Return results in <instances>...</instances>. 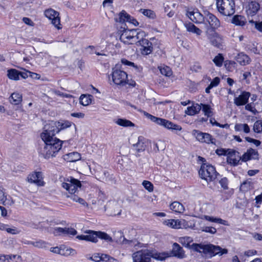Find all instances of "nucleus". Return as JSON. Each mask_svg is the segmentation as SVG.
<instances>
[{
  "instance_id": "nucleus-22",
  "label": "nucleus",
  "mask_w": 262,
  "mask_h": 262,
  "mask_svg": "<svg viewBox=\"0 0 262 262\" xmlns=\"http://www.w3.org/2000/svg\"><path fill=\"white\" fill-rule=\"evenodd\" d=\"M164 224L169 227L177 229L186 228L187 227V223L185 220H167L164 222Z\"/></svg>"
},
{
  "instance_id": "nucleus-6",
  "label": "nucleus",
  "mask_w": 262,
  "mask_h": 262,
  "mask_svg": "<svg viewBox=\"0 0 262 262\" xmlns=\"http://www.w3.org/2000/svg\"><path fill=\"white\" fill-rule=\"evenodd\" d=\"M144 114L152 122H155L157 124L162 126L168 129L171 130L175 133H177L178 131H181L182 129V128L180 125L174 124L169 120L158 118L147 113L145 112Z\"/></svg>"
},
{
  "instance_id": "nucleus-15",
  "label": "nucleus",
  "mask_w": 262,
  "mask_h": 262,
  "mask_svg": "<svg viewBox=\"0 0 262 262\" xmlns=\"http://www.w3.org/2000/svg\"><path fill=\"white\" fill-rule=\"evenodd\" d=\"M187 16L195 24H203L205 20V15L202 14L198 9H193L192 11L188 10Z\"/></svg>"
},
{
  "instance_id": "nucleus-36",
  "label": "nucleus",
  "mask_w": 262,
  "mask_h": 262,
  "mask_svg": "<svg viewBox=\"0 0 262 262\" xmlns=\"http://www.w3.org/2000/svg\"><path fill=\"white\" fill-rule=\"evenodd\" d=\"M185 26L188 32L195 33L198 35H200L202 33V31L191 23L186 24Z\"/></svg>"
},
{
  "instance_id": "nucleus-11",
  "label": "nucleus",
  "mask_w": 262,
  "mask_h": 262,
  "mask_svg": "<svg viewBox=\"0 0 262 262\" xmlns=\"http://www.w3.org/2000/svg\"><path fill=\"white\" fill-rule=\"evenodd\" d=\"M192 134L196 139L201 143L215 144V139L209 133L194 129L193 130Z\"/></svg>"
},
{
  "instance_id": "nucleus-42",
  "label": "nucleus",
  "mask_w": 262,
  "mask_h": 262,
  "mask_svg": "<svg viewBox=\"0 0 262 262\" xmlns=\"http://www.w3.org/2000/svg\"><path fill=\"white\" fill-rule=\"evenodd\" d=\"M57 123H58L59 124V132L61 130L67 128L71 127L72 125H74L75 128H76V125L75 124L73 123L72 122L69 121H57Z\"/></svg>"
},
{
  "instance_id": "nucleus-62",
  "label": "nucleus",
  "mask_w": 262,
  "mask_h": 262,
  "mask_svg": "<svg viewBox=\"0 0 262 262\" xmlns=\"http://www.w3.org/2000/svg\"><path fill=\"white\" fill-rule=\"evenodd\" d=\"M220 82V79L218 77H216L213 79L212 81L210 82V85L213 88L217 86Z\"/></svg>"
},
{
  "instance_id": "nucleus-30",
  "label": "nucleus",
  "mask_w": 262,
  "mask_h": 262,
  "mask_svg": "<svg viewBox=\"0 0 262 262\" xmlns=\"http://www.w3.org/2000/svg\"><path fill=\"white\" fill-rule=\"evenodd\" d=\"M235 59L241 66H245L250 62L249 56L243 53H240L235 57Z\"/></svg>"
},
{
  "instance_id": "nucleus-46",
  "label": "nucleus",
  "mask_w": 262,
  "mask_h": 262,
  "mask_svg": "<svg viewBox=\"0 0 262 262\" xmlns=\"http://www.w3.org/2000/svg\"><path fill=\"white\" fill-rule=\"evenodd\" d=\"M234 128L236 131L243 130L245 133H249L250 130L247 124H236Z\"/></svg>"
},
{
  "instance_id": "nucleus-10",
  "label": "nucleus",
  "mask_w": 262,
  "mask_h": 262,
  "mask_svg": "<svg viewBox=\"0 0 262 262\" xmlns=\"http://www.w3.org/2000/svg\"><path fill=\"white\" fill-rule=\"evenodd\" d=\"M112 77L113 81L117 85L123 86L127 83V75L123 71L113 68Z\"/></svg>"
},
{
  "instance_id": "nucleus-5",
  "label": "nucleus",
  "mask_w": 262,
  "mask_h": 262,
  "mask_svg": "<svg viewBox=\"0 0 262 262\" xmlns=\"http://www.w3.org/2000/svg\"><path fill=\"white\" fill-rule=\"evenodd\" d=\"M199 173L201 179L205 180L207 183L214 181L219 175L213 166L206 163L201 165Z\"/></svg>"
},
{
  "instance_id": "nucleus-16",
  "label": "nucleus",
  "mask_w": 262,
  "mask_h": 262,
  "mask_svg": "<svg viewBox=\"0 0 262 262\" xmlns=\"http://www.w3.org/2000/svg\"><path fill=\"white\" fill-rule=\"evenodd\" d=\"M145 37L143 36L142 39H139L138 43L142 47V49H141L142 54L147 55L152 52L153 47L152 43Z\"/></svg>"
},
{
  "instance_id": "nucleus-29",
  "label": "nucleus",
  "mask_w": 262,
  "mask_h": 262,
  "mask_svg": "<svg viewBox=\"0 0 262 262\" xmlns=\"http://www.w3.org/2000/svg\"><path fill=\"white\" fill-rule=\"evenodd\" d=\"M145 140L146 139L142 136L138 137V142L133 144V147L137 152H140L145 150L146 148Z\"/></svg>"
},
{
  "instance_id": "nucleus-19",
  "label": "nucleus",
  "mask_w": 262,
  "mask_h": 262,
  "mask_svg": "<svg viewBox=\"0 0 262 262\" xmlns=\"http://www.w3.org/2000/svg\"><path fill=\"white\" fill-rule=\"evenodd\" d=\"M40 137L43 141V144H49V145L52 147H54L55 146L56 147L58 145L59 148H61L63 141L55 137L49 138L46 137V135L45 134L40 135Z\"/></svg>"
},
{
  "instance_id": "nucleus-55",
  "label": "nucleus",
  "mask_w": 262,
  "mask_h": 262,
  "mask_svg": "<svg viewBox=\"0 0 262 262\" xmlns=\"http://www.w3.org/2000/svg\"><path fill=\"white\" fill-rule=\"evenodd\" d=\"M160 72L162 74L166 76H169L171 75L172 72L169 67H166L160 69Z\"/></svg>"
},
{
  "instance_id": "nucleus-20",
  "label": "nucleus",
  "mask_w": 262,
  "mask_h": 262,
  "mask_svg": "<svg viewBox=\"0 0 262 262\" xmlns=\"http://www.w3.org/2000/svg\"><path fill=\"white\" fill-rule=\"evenodd\" d=\"M40 137L43 141V144H49V145L52 147H54L55 146L56 147L58 145L59 148H61L63 141L55 137L49 138L46 137V135L45 134L40 135Z\"/></svg>"
},
{
  "instance_id": "nucleus-50",
  "label": "nucleus",
  "mask_w": 262,
  "mask_h": 262,
  "mask_svg": "<svg viewBox=\"0 0 262 262\" xmlns=\"http://www.w3.org/2000/svg\"><path fill=\"white\" fill-rule=\"evenodd\" d=\"M253 129L255 133L262 134V120H257L255 122Z\"/></svg>"
},
{
  "instance_id": "nucleus-25",
  "label": "nucleus",
  "mask_w": 262,
  "mask_h": 262,
  "mask_svg": "<svg viewBox=\"0 0 262 262\" xmlns=\"http://www.w3.org/2000/svg\"><path fill=\"white\" fill-rule=\"evenodd\" d=\"M240 160H242V157L239 155V152L235 150L229 151L227 154V162L228 163L235 166L237 165Z\"/></svg>"
},
{
  "instance_id": "nucleus-14",
  "label": "nucleus",
  "mask_w": 262,
  "mask_h": 262,
  "mask_svg": "<svg viewBox=\"0 0 262 262\" xmlns=\"http://www.w3.org/2000/svg\"><path fill=\"white\" fill-rule=\"evenodd\" d=\"M116 22L120 23H124L125 22H128L133 24L134 26H137L139 25V23L136 19L132 17L130 15L127 13L124 10H122L118 15L115 18Z\"/></svg>"
},
{
  "instance_id": "nucleus-4",
  "label": "nucleus",
  "mask_w": 262,
  "mask_h": 262,
  "mask_svg": "<svg viewBox=\"0 0 262 262\" xmlns=\"http://www.w3.org/2000/svg\"><path fill=\"white\" fill-rule=\"evenodd\" d=\"M146 36L145 32L138 29L125 30L120 36V40L125 44L138 43L139 39Z\"/></svg>"
},
{
  "instance_id": "nucleus-52",
  "label": "nucleus",
  "mask_w": 262,
  "mask_h": 262,
  "mask_svg": "<svg viewBox=\"0 0 262 262\" xmlns=\"http://www.w3.org/2000/svg\"><path fill=\"white\" fill-rule=\"evenodd\" d=\"M98 238L104 239L108 242H112V238L107 233L101 231H98Z\"/></svg>"
},
{
  "instance_id": "nucleus-58",
  "label": "nucleus",
  "mask_w": 262,
  "mask_h": 262,
  "mask_svg": "<svg viewBox=\"0 0 262 262\" xmlns=\"http://www.w3.org/2000/svg\"><path fill=\"white\" fill-rule=\"evenodd\" d=\"M6 195L4 189L0 186V203L4 204L6 201Z\"/></svg>"
},
{
  "instance_id": "nucleus-34",
  "label": "nucleus",
  "mask_w": 262,
  "mask_h": 262,
  "mask_svg": "<svg viewBox=\"0 0 262 262\" xmlns=\"http://www.w3.org/2000/svg\"><path fill=\"white\" fill-rule=\"evenodd\" d=\"M9 101L11 103L14 105H18L22 101V96L17 93H13L9 98Z\"/></svg>"
},
{
  "instance_id": "nucleus-49",
  "label": "nucleus",
  "mask_w": 262,
  "mask_h": 262,
  "mask_svg": "<svg viewBox=\"0 0 262 262\" xmlns=\"http://www.w3.org/2000/svg\"><path fill=\"white\" fill-rule=\"evenodd\" d=\"M31 245L38 248H47L48 244L45 241L40 239L31 243Z\"/></svg>"
},
{
  "instance_id": "nucleus-64",
  "label": "nucleus",
  "mask_w": 262,
  "mask_h": 262,
  "mask_svg": "<svg viewBox=\"0 0 262 262\" xmlns=\"http://www.w3.org/2000/svg\"><path fill=\"white\" fill-rule=\"evenodd\" d=\"M229 151H230L229 149L226 150V149H222V148H221V149H217L215 150L216 154L217 155H219V156L227 155L228 152Z\"/></svg>"
},
{
  "instance_id": "nucleus-17",
  "label": "nucleus",
  "mask_w": 262,
  "mask_h": 262,
  "mask_svg": "<svg viewBox=\"0 0 262 262\" xmlns=\"http://www.w3.org/2000/svg\"><path fill=\"white\" fill-rule=\"evenodd\" d=\"M27 180L29 183L35 184L38 186H42L45 184L41 172H34L30 174L27 177Z\"/></svg>"
},
{
  "instance_id": "nucleus-45",
  "label": "nucleus",
  "mask_w": 262,
  "mask_h": 262,
  "mask_svg": "<svg viewBox=\"0 0 262 262\" xmlns=\"http://www.w3.org/2000/svg\"><path fill=\"white\" fill-rule=\"evenodd\" d=\"M139 12L149 18L154 19L156 17L155 13L151 10L140 9Z\"/></svg>"
},
{
  "instance_id": "nucleus-24",
  "label": "nucleus",
  "mask_w": 262,
  "mask_h": 262,
  "mask_svg": "<svg viewBox=\"0 0 262 262\" xmlns=\"http://www.w3.org/2000/svg\"><path fill=\"white\" fill-rule=\"evenodd\" d=\"M90 259L95 262H113L116 259L105 254L95 253L89 258Z\"/></svg>"
},
{
  "instance_id": "nucleus-57",
  "label": "nucleus",
  "mask_w": 262,
  "mask_h": 262,
  "mask_svg": "<svg viewBox=\"0 0 262 262\" xmlns=\"http://www.w3.org/2000/svg\"><path fill=\"white\" fill-rule=\"evenodd\" d=\"M53 233L55 236L63 235V228L55 227L53 229Z\"/></svg>"
},
{
  "instance_id": "nucleus-3",
  "label": "nucleus",
  "mask_w": 262,
  "mask_h": 262,
  "mask_svg": "<svg viewBox=\"0 0 262 262\" xmlns=\"http://www.w3.org/2000/svg\"><path fill=\"white\" fill-rule=\"evenodd\" d=\"M169 256V255L167 252H154L147 249L138 251L132 255L134 262H151V257L163 260Z\"/></svg>"
},
{
  "instance_id": "nucleus-35",
  "label": "nucleus",
  "mask_w": 262,
  "mask_h": 262,
  "mask_svg": "<svg viewBox=\"0 0 262 262\" xmlns=\"http://www.w3.org/2000/svg\"><path fill=\"white\" fill-rule=\"evenodd\" d=\"M170 209L178 213H183L185 210L183 205L178 202H174L172 203L170 205Z\"/></svg>"
},
{
  "instance_id": "nucleus-38",
  "label": "nucleus",
  "mask_w": 262,
  "mask_h": 262,
  "mask_svg": "<svg viewBox=\"0 0 262 262\" xmlns=\"http://www.w3.org/2000/svg\"><path fill=\"white\" fill-rule=\"evenodd\" d=\"M232 23L236 26H243L245 24L246 19L244 16L237 15L233 17Z\"/></svg>"
},
{
  "instance_id": "nucleus-39",
  "label": "nucleus",
  "mask_w": 262,
  "mask_h": 262,
  "mask_svg": "<svg viewBox=\"0 0 262 262\" xmlns=\"http://www.w3.org/2000/svg\"><path fill=\"white\" fill-rule=\"evenodd\" d=\"M92 96L82 94L80 97V103L83 106H87L91 103Z\"/></svg>"
},
{
  "instance_id": "nucleus-7",
  "label": "nucleus",
  "mask_w": 262,
  "mask_h": 262,
  "mask_svg": "<svg viewBox=\"0 0 262 262\" xmlns=\"http://www.w3.org/2000/svg\"><path fill=\"white\" fill-rule=\"evenodd\" d=\"M219 12L223 15L230 16L235 13V3L233 0H216Z\"/></svg>"
},
{
  "instance_id": "nucleus-51",
  "label": "nucleus",
  "mask_w": 262,
  "mask_h": 262,
  "mask_svg": "<svg viewBox=\"0 0 262 262\" xmlns=\"http://www.w3.org/2000/svg\"><path fill=\"white\" fill-rule=\"evenodd\" d=\"M224 57L221 54H219L213 59V62L217 67H221L223 64Z\"/></svg>"
},
{
  "instance_id": "nucleus-18",
  "label": "nucleus",
  "mask_w": 262,
  "mask_h": 262,
  "mask_svg": "<svg viewBox=\"0 0 262 262\" xmlns=\"http://www.w3.org/2000/svg\"><path fill=\"white\" fill-rule=\"evenodd\" d=\"M104 210L105 211L107 210L108 213L110 215H116V214H120L121 213V210L119 209V205L114 200L108 202L104 206Z\"/></svg>"
},
{
  "instance_id": "nucleus-56",
  "label": "nucleus",
  "mask_w": 262,
  "mask_h": 262,
  "mask_svg": "<svg viewBox=\"0 0 262 262\" xmlns=\"http://www.w3.org/2000/svg\"><path fill=\"white\" fill-rule=\"evenodd\" d=\"M6 231L11 234H18L20 232V230H18L17 228L13 227L12 228L7 227Z\"/></svg>"
},
{
  "instance_id": "nucleus-63",
  "label": "nucleus",
  "mask_w": 262,
  "mask_h": 262,
  "mask_svg": "<svg viewBox=\"0 0 262 262\" xmlns=\"http://www.w3.org/2000/svg\"><path fill=\"white\" fill-rule=\"evenodd\" d=\"M247 48L251 52L255 54L257 53V49L254 43H250L247 45Z\"/></svg>"
},
{
  "instance_id": "nucleus-59",
  "label": "nucleus",
  "mask_w": 262,
  "mask_h": 262,
  "mask_svg": "<svg viewBox=\"0 0 262 262\" xmlns=\"http://www.w3.org/2000/svg\"><path fill=\"white\" fill-rule=\"evenodd\" d=\"M246 110L251 112L253 114L255 115L257 112V110L255 108L252 103H248L245 106Z\"/></svg>"
},
{
  "instance_id": "nucleus-2",
  "label": "nucleus",
  "mask_w": 262,
  "mask_h": 262,
  "mask_svg": "<svg viewBox=\"0 0 262 262\" xmlns=\"http://www.w3.org/2000/svg\"><path fill=\"white\" fill-rule=\"evenodd\" d=\"M62 187L69 191V194L67 198L84 207H88V203L75 193H78V189L81 188V184L80 181L73 178H71L69 183L63 182L61 184Z\"/></svg>"
},
{
  "instance_id": "nucleus-12",
  "label": "nucleus",
  "mask_w": 262,
  "mask_h": 262,
  "mask_svg": "<svg viewBox=\"0 0 262 262\" xmlns=\"http://www.w3.org/2000/svg\"><path fill=\"white\" fill-rule=\"evenodd\" d=\"M59 124L57 121H51L47 123L43 128V132L40 135L45 134L46 137H54L59 133Z\"/></svg>"
},
{
  "instance_id": "nucleus-41",
  "label": "nucleus",
  "mask_w": 262,
  "mask_h": 262,
  "mask_svg": "<svg viewBox=\"0 0 262 262\" xmlns=\"http://www.w3.org/2000/svg\"><path fill=\"white\" fill-rule=\"evenodd\" d=\"M86 233H88L87 236L88 237V241L92 242L93 243H96L98 238V231H94L92 230H89L85 231Z\"/></svg>"
},
{
  "instance_id": "nucleus-37",
  "label": "nucleus",
  "mask_w": 262,
  "mask_h": 262,
  "mask_svg": "<svg viewBox=\"0 0 262 262\" xmlns=\"http://www.w3.org/2000/svg\"><path fill=\"white\" fill-rule=\"evenodd\" d=\"M76 253V251L73 249L68 248L65 247H60L59 254L61 255L68 256L75 255Z\"/></svg>"
},
{
  "instance_id": "nucleus-48",
  "label": "nucleus",
  "mask_w": 262,
  "mask_h": 262,
  "mask_svg": "<svg viewBox=\"0 0 262 262\" xmlns=\"http://www.w3.org/2000/svg\"><path fill=\"white\" fill-rule=\"evenodd\" d=\"M5 257L7 259V262H21V257L19 255H6Z\"/></svg>"
},
{
  "instance_id": "nucleus-54",
  "label": "nucleus",
  "mask_w": 262,
  "mask_h": 262,
  "mask_svg": "<svg viewBox=\"0 0 262 262\" xmlns=\"http://www.w3.org/2000/svg\"><path fill=\"white\" fill-rule=\"evenodd\" d=\"M142 185L149 192H152L153 191L154 186L150 182L144 180L142 182Z\"/></svg>"
},
{
  "instance_id": "nucleus-27",
  "label": "nucleus",
  "mask_w": 262,
  "mask_h": 262,
  "mask_svg": "<svg viewBox=\"0 0 262 262\" xmlns=\"http://www.w3.org/2000/svg\"><path fill=\"white\" fill-rule=\"evenodd\" d=\"M258 151L253 148L248 149L242 156V161L246 162L251 159H258Z\"/></svg>"
},
{
  "instance_id": "nucleus-43",
  "label": "nucleus",
  "mask_w": 262,
  "mask_h": 262,
  "mask_svg": "<svg viewBox=\"0 0 262 262\" xmlns=\"http://www.w3.org/2000/svg\"><path fill=\"white\" fill-rule=\"evenodd\" d=\"M7 76L10 79L17 80L19 79V72L16 69L9 70Z\"/></svg>"
},
{
  "instance_id": "nucleus-44",
  "label": "nucleus",
  "mask_w": 262,
  "mask_h": 262,
  "mask_svg": "<svg viewBox=\"0 0 262 262\" xmlns=\"http://www.w3.org/2000/svg\"><path fill=\"white\" fill-rule=\"evenodd\" d=\"M205 218L207 221H209L211 222L217 223H219V224H222L224 225H226V226L228 225V224L227 223V221L222 220L221 218H216V217H213L212 216H207V215L205 216Z\"/></svg>"
},
{
  "instance_id": "nucleus-33",
  "label": "nucleus",
  "mask_w": 262,
  "mask_h": 262,
  "mask_svg": "<svg viewBox=\"0 0 262 262\" xmlns=\"http://www.w3.org/2000/svg\"><path fill=\"white\" fill-rule=\"evenodd\" d=\"M210 42L212 45L218 48L222 49L223 47L222 38L218 35L213 36L211 38Z\"/></svg>"
},
{
  "instance_id": "nucleus-28",
  "label": "nucleus",
  "mask_w": 262,
  "mask_h": 262,
  "mask_svg": "<svg viewBox=\"0 0 262 262\" xmlns=\"http://www.w3.org/2000/svg\"><path fill=\"white\" fill-rule=\"evenodd\" d=\"M260 6L257 2L252 1L248 4L246 8V12L248 15L253 16L256 14Z\"/></svg>"
},
{
  "instance_id": "nucleus-32",
  "label": "nucleus",
  "mask_w": 262,
  "mask_h": 262,
  "mask_svg": "<svg viewBox=\"0 0 262 262\" xmlns=\"http://www.w3.org/2000/svg\"><path fill=\"white\" fill-rule=\"evenodd\" d=\"M64 159L68 162H74L81 159V155L77 152H72L64 156Z\"/></svg>"
},
{
  "instance_id": "nucleus-8",
  "label": "nucleus",
  "mask_w": 262,
  "mask_h": 262,
  "mask_svg": "<svg viewBox=\"0 0 262 262\" xmlns=\"http://www.w3.org/2000/svg\"><path fill=\"white\" fill-rule=\"evenodd\" d=\"M60 149L58 145L52 147L49 144H43L40 145L38 152L44 158L48 159L56 157Z\"/></svg>"
},
{
  "instance_id": "nucleus-1",
  "label": "nucleus",
  "mask_w": 262,
  "mask_h": 262,
  "mask_svg": "<svg viewBox=\"0 0 262 262\" xmlns=\"http://www.w3.org/2000/svg\"><path fill=\"white\" fill-rule=\"evenodd\" d=\"M193 242L192 237L189 236L181 237L179 238V242L184 246L186 247H191L192 249L196 251H200V250H203L204 252H208L212 255H222L224 254H226L228 250L226 249H222L219 246H214L211 244L202 245L198 244H192L190 246V243Z\"/></svg>"
},
{
  "instance_id": "nucleus-47",
  "label": "nucleus",
  "mask_w": 262,
  "mask_h": 262,
  "mask_svg": "<svg viewBox=\"0 0 262 262\" xmlns=\"http://www.w3.org/2000/svg\"><path fill=\"white\" fill-rule=\"evenodd\" d=\"M200 105H201L202 111L204 113V115L208 117L212 116V112L210 106L208 104H204L201 103Z\"/></svg>"
},
{
  "instance_id": "nucleus-9",
  "label": "nucleus",
  "mask_w": 262,
  "mask_h": 262,
  "mask_svg": "<svg viewBox=\"0 0 262 262\" xmlns=\"http://www.w3.org/2000/svg\"><path fill=\"white\" fill-rule=\"evenodd\" d=\"M204 14L205 18L203 25L206 31L215 30L220 26V21L214 15L208 11Z\"/></svg>"
},
{
  "instance_id": "nucleus-31",
  "label": "nucleus",
  "mask_w": 262,
  "mask_h": 262,
  "mask_svg": "<svg viewBox=\"0 0 262 262\" xmlns=\"http://www.w3.org/2000/svg\"><path fill=\"white\" fill-rule=\"evenodd\" d=\"M201 108V105L198 103L193 104L192 106L187 107V110L185 111V113L188 115L193 116L199 113Z\"/></svg>"
},
{
  "instance_id": "nucleus-23",
  "label": "nucleus",
  "mask_w": 262,
  "mask_h": 262,
  "mask_svg": "<svg viewBox=\"0 0 262 262\" xmlns=\"http://www.w3.org/2000/svg\"><path fill=\"white\" fill-rule=\"evenodd\" d=\"M167 253L169 255V257L172 256L180 259L183 258L185 257L184 251L177 243L173 244L170 253Z\"/></svg>"
},
{
  "instance_id": "nucleus-26",
  "label": "nucleus",
  "mask_w": 262,
  "mask_h": 262,
  "mask_svg": "<svg viewBox=\"0 0 262 262\" xmlns=\"http://www.w3.org/2000/svg\"><path fill=\"white\" fill-rule=\"evenodd\" d=\"M250 93L247 92H243L238 97L234 99V103L237 106L244 105L247 104L250 96Z\"/></svg>"
},
{
  "instance_id": "nucleus-60",
  "label": "nucleus",
  "mask_w": 262,
  "mask_h": 262,
  "mask_svg": "<svg viewBox=\"0 0 262 262\" xmlns=\"http://www.w3.org/2000/svg\"><path fill=\"white\" fill-rule=\"evenodd\" d=\"M219 183L220 184L221 187L223 188L224 189H227L228 188V180L226 178L221 179L219 181Z\"/></svg>"
},
{
  "instance_id": "nucleus-53",
  "label": "nucleus",
  "mask_w": 262,
  "mask_h": 262,
  "mask_svg": "<svg viewBox=\"0 0 262 262\" xmlns=\"http://www.w3.org/2000/svg\"><path fill=\"white\" fill-rule=\"evenodd\" d=\"M77 231L73 228L70 227L63 228V235H75L77 234Z\"/></svg>"
},
{
  "instance_id": "nucleus-40",
  "label": "nucleus",
  "mask_w": 262,
  "mask_h": 262,
  "mask_svg": "<svg viewBox=\"0 0 262 262\" xmlns=\"http://www.w3.org/2000/svg\"><path fill=\"white\" fill-rule=\"evenodd\" d=\"M115 123L118 125L123 126V127H128V126H134L135 124L132 122L130 121L125 119L119 118L117 119Z\"/></svg>"
},
{
  "instance_id": "nucleus-13",
  "label": "nucleus",
  "mask_w": 262,
  "mask_h": 262,
  "mask_svg": "<svg viewBox=\"0 0 262 262\" xmlns=\"http://www.w3.org/2000/svg\"><path fill=\"white\" fill-rule=\"evenodd\" d=\"M45 16L51 20L52 24L58 29H61V25L58 12L53 9H50L45 11Z\"/></svg>"
},
{
  "instance_id": "nucleus-21",
  "label": "nucleus",
  "mask_w": 262,
  "mask_h": 262,
  "mask_svg": "<svg viewBox=\"0 0 262 262\" xmlns=\"http://www.w3.org/2000/svg\"><path fill=\"white\" fill-rule=\"evenodd\" d=\"M116 236L119 237V238L118 239H116V242H117L119 244H128L132 246H134V247H137V246H138V247H142L141 245L142 244H141L140 243H139L138 241H133V240L129 241V240L126 239L123 236L122 232L121 231H118L116 233Z\"/></svg>"
},
{
  "instance_id": "nucleus-61",
  "label": "nucleus",
  "mask_w": 262,
  "mask_h": 262,
  "mask_svg": "<svg viewBox=\"0 0 262 262\" xmlns=\"http://www.w3.org/2000/svg\"><path fill=\"white\" fill-rule=\"evenodd\" d=\"M202 231L211 234H214L216 232V229L213 227H203Z\"/></svg>"
}]
</instances>
